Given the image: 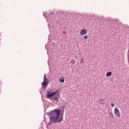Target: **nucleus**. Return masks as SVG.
Segmentation results:
<instances>
[{
	"instance_id": "obj_1",
	"label": "nucleus",
	"mask_w": 129,
	"mask_h": 129,
	"mask_svg": "<svg viewBox=\"0 0 129 129\" xmlns=\"http://www.w3.org/2000/svg\"><path fill=\"white\" fill-rule=\"evenodd\" d=\"M49 117V122L47 125H51L53 123H59L63 120V113L61 114V109H55L46 113ZM61 114V116L60 115Z\"/></svg>"
},
{
	"instance_id": "obj_2",
	"label": "nucleus",
	"mask_w": 129,
	"mask_h": 129,
	"mask_svg": "<svg viewBox=\"0 0 129 129\" xmlns=\"http://www.w3.org/2000/svg\"><path fill=\"white\" fill-rule=\"evenodd\" d=\"M56 93H59V92H58V90H56L55 92H53L52 90L48 91L46 95V98L49 99L53 97V96H54L55 95Z\"/></svg>"
},
{
	"instance_id": "obj_3",
	"label": "nucleus",
	"mask_w": 129,
	"mask_h": 129,
	"mask_svg": "<svg viewBox=\"0 0 129 129\" xmlns=\"http://www.w3.org/2000/svg\"><path fill=\"white\" fill-rule=\"evenodd\" d=\"M114 112L117 117H120V113L119 112V110H118V108L116 107L114 109Z\"/></svg>"
},
{
	"instance_id": "obj_4",
	"label": "nucleus",
	"mask_w": 129,
	"mask_h": 129,
	"mask_svg": "<svg viewBox=\"0 0 129 129\" xmlns=\"http://www.w3.org/2000/svg\"><path fill=\"white\" fill-rule=\"evenodd\" d=\"M48 83H49V81H43L42 83V88H46L48 85Z\"/></svg>"
},
{
	"instance_id": "obj_5",
	"label": "nucleus",
	"mask_w": 129,
	"mask_h": 129,
	"mask_svg": "<svg viewBox=\"0 0 129 129\" xmlns=\"http://www.w3.org/2000/svg\"><path fill=\"white\" fill-rule=\"evenodd\" d=\"M87 33V31L86 29H82L80 31V34L81 36H84V35H86Z\"/></svg>"
},
{
	"instance_id": "obj_6",
	"label": "nucleus",
	"mask_w": 129,
	"mask_h": 129,
	"mask_svg": "<svg viewBox=\"0 0 129 129\" xmlns=\"http://www.w3.org/2000/svg\"><path fill=\"white\" fill-rule=\"evenodd\" d=\"M111 74H112L111 72H109L107 73L106 76L108 77L111 76Z\"/></svg>"
},
{
	"instance_id": "obj_7",
	"label": "nucleus",
	"mask_w": 129,
	"mask_h": 129,
	"mask_svg": "<svg viewBox=\"0 0 129 129\" xmlns=\"http://www.w3.org/2000/svg\"><path fill=\"white\" fill-rule=\"evenodd\" d=\"M104 100H100V104H102V105H103L104 104V103H103Z\"/></svg>"
},
{
	"instance_id": "obj_8",
	"label": "nucleus",
	"mask_w": 129,
	"mask_h": 129,
	"mask_svg": "<svg viewBox=\"0 0 129 129\" xmlns=\"http://www.w3.org/2000/svg\"><path fill=\"white\" fill-rule=\"evenodd\" d=\"M71 63H72V64H75V60H73V59H72L71 60Z\"/></svg>"
},
{
	"instance_id": "obj_9",
	"label": "nucleus",
	"mask_w": 129,
	"mask_h": 129,
	"mask_svg": "<svg viewBox=\"0 0 129 129\" xmlns=\"http://www.w3.org/2000/svg\"><path fill=\"white\" fill-rule=\"evenodd\" d=\"M59 81H64V77H61L59 80Z\"/></svg>"
},
{
	"instance_id": "obj_10",
	"label": "nucleus",
	"mask_w": 129,
	"mask_h": 129,
	"mask_svg": "<svg viewBox=\"0 0 129 129\" xmlns=\"http://www.w3.org/2000/svg\"><path fill=\"white\" fill-rule=\"evenodd\" d=\"M44 81H48V80H47V78H46V74H44Z\"/></svg>"
},
{
	"instance_id": "obj_11",
	"label": "nucleus",
	"mask_w": 129,
	"mask_h": 129,
	"mask_svg": "<svg viewBox=\"0 0 129 129\" xmlns=\"http://www.w3.org/2000/svg\"><path fill=\"white\" fill-rule=\"evenodd\" d=\"M49 99H50V100H51V101H54V99L55 98H54V97H52L50 98H48Z\"/></svg>"
},
{
	"instance_id": "obj_12",
	"label": "nucleus",
	"mask_w": 129,
	"mask_h": 129,
	"mask_svg": "<svg viewBox=\"0 0 129 129\" xmlns=\"http://www.w3.org/2000/svg\"><path fill=\"white\" fill-rule=\"evenodd\" d=\"M109 114L111 116V117H113V114H112V112L109 113Z\"/></svg>"
},
{
	"instance_id": "obj_13",
	"label": "nucleus",
	"mask_w": 129,
	"mask_h": 129,
	"mask_svg": "<svg viewBox=\"0 0 129 129\" xmlns=\"http://www.w3.org/2000/svg\"><path fill=\"white\" fill-rule=\"evenodd\" d=\"M88 38V36L87 35H85L84 36V39H85V40H86V39H87Z\"/></svg>"
},
{
	"instance_id": "obj_14",
	"label": "nucleus",
	"mask_w": 129,
	"mask_h": 129,
	"mask_svg": "<svg viewBox=\"0 0 129 129\" xmlns=\"http://www.w3.org/2000/svg\"><path fill=\"white\" fill-rule=\"evenodd\" d=\"M58 97H55V98H54V101H58Z\"/></svg>"
},
{
	"instance_id": "obj_15",
	"label": "nucleus",
	"mask_w": 129,
	"mask_h": 129,
	"mask_svg": "<svg viewBox=\"0 0 129 129\" xmlns=\"http://www.w3.org/2000/svg\"><path fill=\"white\" fill-rule=\"evenodd\" d=\"M111 107H113V106H114V104H113V103H111Z\"/></svg>"
},
{
	"instance_id": "obj_16",
	"label": "nucleus",
	"mask_w": 129,
	"mask_h": 129,
	"mask_svg": "<svg viewBox=\"0 0 129 129\" xmlns=\"http://www.w3.org/2000/svg\"><path fill=\"white\" fill-rule=\"evenodd\" d=\"M84 61V59L82 58V60L80 61L81 63H83V61Z\"/></svg>"
},
{
	"instance_id": "obj_17",
	"label": "nucleus",
	"mask_w": 129,
	"mask_h": 129,
	"mask_svg": "<svg viewBox=\"0 0 129 129\" xmlns=\"http://www.w3.org/2000/svg\"><path fill=\"white\" fill-rule=\"evenodd\" d=\"M60 82H61V83H63L64 81H60Z\"/></svg>"
}]
</instances>
